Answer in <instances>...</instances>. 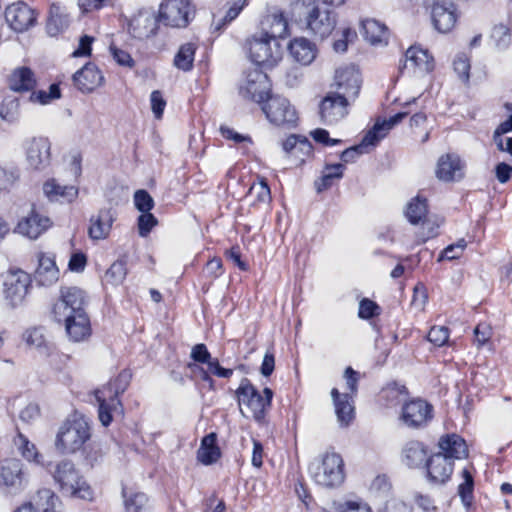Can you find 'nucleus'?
I'll use <instances>...</instances> for the list:
<instances>
[{
  "instance_id": "nucleus-22",
  "label": "nucleus",
  "mask_w": 512,
  "mask_h": 512,
  "mask_svg": "<svg viewBox=\"0 0 512 512\" xmlns=\"http://www.w3.org/2000/svg\"><path fill=\"white\" fill-rule=\"evenodd\" d=\"M104 76L98 67L93 63H87L73 75L74 85L82 93H90L99 87Z\"/></svg>"
},
{
  "instance_id": "nucleus-54",
  "label": "nucleus",
  "mask_w": 512,
  "mask_h": 512,
  "mask_svg": "<svg viewBox=\"0 0 512 512\" xmlns=\"http://www.w3.org/2000/svg\"><path fill=\"white\" fill-rule=\"evenodd\" d=\"M138 232L141 237L149 235L151 230L158 224L157 218L149 212H142L138 217Z\"/></svg>"
},
{
  "instance_id": "nucleus-58",
  "label": "nucleus",
  "mask_w": 512,
  "mask_h": 512,
  "mask_svg": "<svg viewBox=\"0 0 512 512\" xmlns=\"http://www.w3.org/2000/svg\"><path fill=\"white\" fill-rule=\"evenodd\" d=\"M380 307L372 300L364 298L359 303L358 316L362 319H369L379 314Z\"/></svg>"
},
{
  "instance_id": "nucleus-64",
  "label": "nucleus",
  "mask_w": 512,
  "mask_h": 512,
  "mask_svg": "<svg viewBox=\"0 0 512 512\" xmlns=\"http://www.w3.org/2000/svg\"><path fill=\"white\" fill-rule=\"evenodd\" d=\"M110 51L114 60L119 65L127 67H132L134 65V60L128 52L121 50L113 45L110 46Z\"/></svg>"
},
{
  "instance_id": "nucleus-11",
  "label": "nucleus",
  "mask_w": 512,
  "mask_h": 512,
  "mask_svg": "<svg viewBox=\"0 0 512 512\" xmlns=\"http://www.w3.org/2000/svg\"><path fill=\"white\" fill-rule=\"evenodd\" d=\"M191 6L188 0H165L159 9V21L166 26L186 27L190 21Z\"/></svg>"
},
{
  "instance_id": "nucleus-20",
  "label": "nucleus",
  "mask_w": 512,
  "mask_h": 512,
  "mask_svg": "<svg viewBox=\"0 0 512 512\" xmlns=\"http://www.w3.org/2000/svg\"><path fill=\"white\" fill-rule=\"evenodd\" d=\"M431 19L437 31L440 33L450 32L458 20L456 6L452 2L439 1L431 9Z\"/></svg>"
},
{
  "instance_id": "nucleus-60",
  "label": "nucleus",
  "mask_w": 512,
  "mask_h": 512,
  "mask_svg": "<svg viewBox=\"0 0 512 512\" xmlns=\"http://www.w3.org/2000/svg\"><path fill=\"white\" fill-rule=\"evenodd\" d=\"M23 340L29 347H41L44 344V336L39 328H31L24 332Z\"/></svg>"
},
{
  "instance_id": "nucleus-59",
  "label": "nucleus",
  "mask_w": 512,
  "mask_h": 512,
  "mask_svg": "<svg viewBox=\"0 0 512 512\" xmlns=\"http://www.w3.org/2000/svg\"><path fill=\"white\" fill-rule=\"evenodd\" d=\"M454 71L463 82L469 81L470 63L465 55L458 56L453 63Z\"/></svg>"
},
{
  "instance_id": "nucleus-49",
  "label": "nucleus",
  "mask_w": 512,
  "mask_h": 512,
  "mask_svg": "<svg viewBox=\"0 0 512 512\" xmlns=\"http://www.w3.org/2000/svg\"><path fill=\"white\" fill-rule=\"evenodd\" d=\"M61 97V91L58 84L53 83L49 86V91L45 90H38L33 91L30 96L29 100L32 103H38L41 105H46L52 102L53 100L59 99Z\"/></svg>"
},
{
  "instance_id": "nucleus-4",
  "label": "nucleus",
  "mask_w": 512,
  "mask_h": 512,
  "mask_svg": "<svg viewBox=\"0 0 512 512\" xmlns=\"http://www.w3.org/2000/svg\"><path fill=\"white\" fill-rule=\"evenodd\" d=\"M51 473L62 493L85 500L92 499L90 486L70 460H62L55 464Z\"/></svg>"
},
{
  "instance_id": "nucleus-61",
  "label": "nucleus",
  "mask_w": 512,
  "mask_h": 512,
  "mask_svg": "<svg viewBox=\"0 0 512 512\" xmlns=\"http://www.w3.org/2000/svg\"><path fill=\"white\" fill-rule=\"evenodd\" d=\"M190 357L193 359L194 363L198 364H206L211 358V354L208 351L205 344H196L193 346L191 350Z\"/></svg>"
},
{
  "instance_id": "nucleus-19",
  "label": "nucleus",
  "mask_w": 512,
  "mask_h": 512,
  "mask_svg": "<svg viewBox=\"0 0 512 512\" xmlns=\"http://www.w3.org/2000/svg\"><path fill=\"white\" fill-rule=\"evenodd\" d=\"M54 320L65 324L66 333L73 342L85 341L91 335V323L87 312L56 317Z\"/></svg>"
},
{
  "instance_id": "nucleus-57",
  "label": "nucleus",
  "mask_w": 512,
  "mask_h": 512,
  "mask_svg": "<svg viewBox=\"0 0 512 512\" xmlns=\"http://www.w3.org/2000/svg\"><path fill=\"white\" fill-rule=\"evenodd\" d=\"M151 109L156 119H161L166 107V100L159 90L152 91L150 95Z\"/></svg>"
},
{
  "instance_id": "nucleus-17",
  "label": "nucleus",
  "mask_w": 512,
  "mask_h": 512,
  "mask_svg": "<svg viewBox=\"0 0 512 512\" xmlns=\"http://www.w3.org/2000/svg\"><path fill=\"white\" fill-rule=\"evenodd\" d=\"M25 155L29 168L43 170L49 166L51 160V144L47 138H32L25 142Z\"/></svg>"
},
{
  "instance_id": "nucleus-42",
  "label": "nucleus",
  "mask_w": 512,
  "mask_h": 512,
  "mask_svg": "<svg viewBox=\"0 0 512 512\" xmlns=\"http://www.w3.org/2000/svg\"><path fill=\"white\" fill-rule=\"evenodd\" d=\"M427 213V200L419 195L409 202L406 210L408 221L414 225L422 223L426 219Z\"/></svg>"
},
{
  "instance_id": "nucleus-46",
  "label": "nucleus",
  "mask_w": 512,
  "mask_h": 512,
  "mask_svg": "<svg viewBox=\"0 0 512 512\" xmlns=\"http://www.w3.org/2000/svg\"><path fill=\"white\" fill-rule=\"evenodd\" d=\"M122 495L124 498V506L126 512H145L148 502L146 494L142 492H135L127 494L126 490L123 489Z\"/></svg>"
},
{
  "instance_id": "nucleus-5",
  "label": "nucleus",
  "mask_w": 512,
  "mask_h": 512,
  "mask_svg": "<svg viewBox=\"0 0 512 512\" xmlns=\"http://www.w3.org/2000/svg\"><path fill=\"white\" fill-rule=\"evenodd\" d=\"M236 396L239 405H245L257 423L261 424L265 421L273 398V391L270 388H264L262 395L249 379L243 378L236 390Z\"/></svg>"
},
{
  "instance_id": "nucleus-32",
  "label": "nucleus",
  "mask_w": 512,
  "mask_h": 512,
  "mask_svg": "<svg viewBox=\"0 0 512 512\" xmlns=\"http://www.w3.org/2000/svg\"><path fill=\"white\" fill-rule=\"evenodd\" d=\"M221 457L220 448L217 445V435L212 432L201 440L200 448L197 451V459L204 465H212Z\"/></svg>"
},
{
  "instance_id": "nucleus-9",
  "label": "nucleus",
  "mask_w": 512,
  "mask_h": 512,
  "mask_svg": "<svg viewBox=\"0 0 512 512\" xmlns=\"http://www.w3.org/2000/svg\"><path fill=\"white\" fill-rule=\"evenodd\" d=\"M31 277L23 270H9L3 275L2 292L12 308L21 305L31 286Z\"/></svg>"
},
{
  "instance_id": "nucleus-50",
  "label": "nucleus",
  "mask_w": 512,
  "mask_h": 512,
  "mask_svg": "<svg viewBox=\"0 0 512 512\" xmlns=\"http://www.w3.org/2000/svg\"><path fill=\"white\" fill-rule=\"evenodd\" d=\"M21 455L28 461L40 463L41 455L38 453L36 446L31 443L24 435L19 434L15 440Z\"/></svg>"
},
{
  "instance_id": "nucleus-26",
  "label": "nucleus",
  "mask_w": 512,
  "mask_h": 512,
  "mask_svg": "<svg viewBox=\"0 0 512 512\" xmlns=\"http://www.w3.org/2000/svg\"><path fill=\"white\" fill-rule=\"evenodd\" d=\"M71 17L66 8L60 4L53 3L49 8L46 22V30L50 36H57L68 29Z\"/></svg>"
},
{
  "instance_id": "nucleus-53",
  "label": "nucleus",
  "mask_w": 512,
  "mask_h": 512,
  "mask_svg": "<svg viewBox=\"0 0 512 512\" xmlns=\"http://www.w3.org/2000/svg\"><path fill=\"white\" fill-rule=\"evenodd\" d=\"M376 143H370L365 141V136L363 137L360 144L350 147L348 149H345L341 155L340 158L343 162L349 163L355 161V159L360 156L363 153H366V148L368 146H375Z\"/></svg>"
},
{
  "instance_id": "nucleus-30",
  "label": "nucleus",
  "mask_w": 512,
  "mask_h": 512,
  "mask_svg": "<svg viewBox=\"0 0 512 512\" xmlns=\"http://www.w3.org/2000/svg\"><path fill=\"white\" fill-rule=\"evenodd\" d=\"M114 221L113 214L110 209L99 210L96 216L90 219L88 234L93 240L105 239L111 230Z\"/></svg>"
},
{
  "instance_id": "nucleus-33",
  "label": "nucleus",
  "mask_w": 512,
  "mask_h": 512,
  "mask_svg": "<svg viewBox=\"0 0 512 512\" xmlns=\"http://www.w3.org/2000/svg\"><path fill=\"white\" fill-rule=\"evenodd\" d=\"M407 115L408 112H399L391 116L388 120H384L383 122H376L372 129H370L365 135V141L377 144L387 135L390 129L400 123L405 117H407Z\"/></svg>"
},
{
  "instance_id": "nucleus-10",
  "label": "nucleus",
  "mask_w": 512,
  "mask_h": 512,
  "mask_svg": "<svg viewBox=\"0 0 512 512\" xmlns=\"http://www.w3.org/2000/svg\"><path fill=\"white\" fill-rule=\"evenodd\" d=\"M86 296L83 290L77 287L61 289V296L52 309L53 317L70 316L86 312Z\"/></svg>"
},
{
  "instance_id": "nucleus-24",
  "label": "nucleus",
  "mask_w": 512,
  "mask_h": 512,
  "mask_svg": "<svg viewBox=\"0 0 512 512\" xmlns=\"http://www.w3.org/2000/svg\"><path fill=\"white\" fill-rule=\"evenodd\" d=\"M50 226V219L33 209L28 216L19 221L16 229L30 239H37Z\"/></svg>"
},
{
  "instance_id": "nucleus-14",
  "label": "nucleus",
  "mask_w": 512,
  "mask_h": 512,
  "mask_svg": "<svg viewBox=\"0 0 512 512\" xmlns=\"http://www.w3.org/2000/svg\"><path fill=\"white\" fill-rule=\"evenodd\" d=\"M433 418V406L422 399H414L402 407L401 419L409 428L425 427Z\"/></svg>"
},
{
  "instance_id": "nucleus-21",
  "label": "nucleus",
  "mask_w": 512,
  "mask_h": 512,
  "mask_svg": "<svg viewBox=\"0 0 512 512\" xmlns=\"http://www.w3.org/2000/svg\"><path fill=\"white\" fill-rule=\"evenodd\" d=\"M427 477L431 483H446L454 469V462L442 453H435L426 460Z\"/></svg>"
},
{
  "instance_id": "nucleus-31",
  "label": "nucleus",
  "mask_w": 512,
  "mask_h": 512,
  "mask_svg": "<svg viewBox=\"0 0 512 512\" xmlns=\"http://www.w3.org/2000/svg\"><path fill=\"white\" fill-rule=\"evenodd\" d=\"M261 25V32L266 33L267 36L276 41L287 36L288 22L282 13L267 15Z\"/></svg>"
},
{
  "instance_id": "nucleus-35",
  "label": "nucleus",
  "mask_w": 512,
  "mask_h": 512,
  "mask_svg": "<svg viewBox=\"0 0 512 512\" xmlns=\"http://www.w3.org/2000/svg\"><path fill=\"white\" fill-rule=\"evenodd\" d=\"M59 270L55 262L49 257H42L39 260L38 268L35 271V281L41 286H50L58 281Z\"/></svg>"
},
{
  "instance_id": "nucleus-39",
  "label": "nucleus",
  "mask_w": 512,
  "mask_h": 512,
  "mask_svg": "<svg viewBox=\"0 0 512 512\" xmlns=\"http://www.w3.org/2000/svg\"><path fill=\"white\" fill-rule=\"evenodd\" d=\"M405 67L410 63L412 68H419L422 71H430L433 69V58L427 50L418 47H410L405 53Z\"/></svg>"
},
{
  "instance_id": "nucleus-38",
  "label": "nucleus",
  "mask_w": 512,
  "mask_h": 512,
  "mask_svg": "<svg viewBox=\"0 0 512 512\" xmlns=\"http://www.w3.org/2000/svg\"><path fill=\"white\" fill-rule=\"evenodd\" d=\"M460 159L456 155L446 154L439 158L436 176L442 181H453L460 171Z\"/></svg>"
},
{
  "instance_id": "nucleus-16",
  "label": "nucleus",
  "mask_w": 512,
  "mask_h": 512,
  "mask_svg": "<svg viewBox=\"0 0 512 512\" xmlns=\"http://www.w3.org/2000/svg\"><path fill=\"white\" fill-rule=\"evenodd\" d=\"M351 104L345 97L335 92L328 93L320 103L319 113L323 123L332 125L344 119Z\"/></svg>"
},
{
  "instance_id": "nucleus-6",
  "label": "nucleus",
  "mask_w": 512,
  "mask_h": 512,
  "mask_svg": "<svg viewBox=\"0 0 512 512\" xmlns=\"http://www.w3.org/2000/svg\"><path fill=\"white\" fill-rule=\"evenodd\" d=\"M309 473L316 484L333 488L344 480V463L337 453H326L321 460L312 462Z\"/></svg>"
},
{
  "instance_id": "nucleus-3",
  "label": "nucleus",
  "mask_w": 512,
  "mask_h": 512,
  "mask_svg": "<svg viewBox=\"0 0 512 512\" xmlns=\"http://www.w3.org/2000/svg\"><path fill=\"white\" fill-rule=\"evenodd\" d=\"M90 436L88 420L82 415L74 414L59 429L55 445L62 453H75L83 447Z\"/></svg>"
},
{
  "instance_id": "nucleus-34",
  "label": "nucleus",
  "mask_w": 512,
  "mask_h": 512,
  "mask_svg": "<svg viewBox=\"0 0 512 512\" xmlns=\"http://www.w3.org/2000/svg\"><path fill=\"white\" fill-rule=\"evenodd\" d=\"M36 86L34 73L28 67H20L13 71L9 78V87L16 92L31 91Z\"/></svg>"
},
{
  "instance_id": "nucleus-7",
  "label": "nucleus",
  "mask_w": 512,
  "mask_h": 512,
  "mask_svg": "<svg viewBox=\"0 0 512 512\" xmlns=\"http://www.w3.org/2000/svg\"><path fill=\"white\" fill-rule=\"evenodd\" d=\"M314 1L315 0H298V4L308 9L306 12L307 28L314 35L323 39L328 37L335 29L337 23L336 14L327 7H320L319 5L309 8Z\"/></svg>"
},
{
  "instance_id": "nucleus-40",
  "label": "nucleus",
  "mask_w": 512,
  "mask_h": 512,
  "mask_svg": "<svg viewBox=\"0 0 512 512\" xmlns=\"http://www.w3.org/2000/svg\"><path fill=\"white\" fill-rule=\"evenodd\" d=\"M364 38L371 44H381L387 42L388 31L385 25L374 19H368L362 22Z\"/></svg>"
},
{
  "instance_id": "nucleus-52",
  "label": "nucleus",
  "mask_w": 512,
  "mask_h": 512,
  "mask_svg": "<svg viewBox=\"0 0 512 512\" xmlns=\"http://www.w3.org/2000/svg\"><path fill=\"white\" fill-rule=\"evenodd\" d=\"M357 38V33L355 30L351 28H344L341 32L339 38H337L333 43V49L335 52H346L348 49L349 43H353Z\"/></svg>"
},
{
  "instance_id": "nucleus-1",
  "label": "nucleus",
  "mask_w": 512,
  "mask_h": 512,
  "mask_svg": "<svg viewBox=\"0 0 512 512\" xmlns=\"http://www.w3.org/2000/svg\"><path fill=\"white\" fill-rule=\"evenodd\" d=\"M132 374L129 370H122L118 376L110 380L102 388L95 391L98 402L99 420L103 426H109L112 422V413L122 407L119 396L128 388Z\"/></svg>"
},
{
  "instance_id": "nucleus-8",
  "label": "nucleus",
  "mask_w": 512,
  "mask_h": 512,
  "mask_svg": "<svg viewBox=\"0 0 512 512\" xmlns=\"http://www.w3.org/2000/svg\"><path fill=\"white\" fill-rule=\"evenodd\" d=\"M262 110L270 123L275 126L292 128L297 124L298 114L290 101L279 95H271L266 99Z\"/></svg>"
},
{
  "instance_id": "nucleus-13",
  "label": "nucleus",
  "mask_w": 512,
  "mask_h": 512,
  "mask_svg": "<svg viewBox=\"0 0 512 512\" xmlns=\"http://www.w3.org/2000/svg\"><path fill=\"white\" fill-rule=\"evenodd\" d=\"M269 91L268 76L258 69L248 71L244 83L240 86L241 96L257 103L264 102L270 96Z\"/></svg>"
},
{
  "instance_id": "nucleus-63",
  "label": "nucleus",
  "mask_w": 512,
  "mask_h": 512,
  "mask_svg": "<svg viewBox=\"0 0 512 512\" xmlns=\"http://www.w3.org/2000/svg\"><path fill=\"white\" fill-rule=\"evenodd\" d=\"M311 136L316 142L321 143L325 146H334V145H338L342 142V140H340V139L330 138L329 132L327 130L321 129V128H318V129H315L314 131H312Z\"/></svg>"
},
{
  "instance_id": "nucleus-12",
  "label": "nucleus",
  "mask_w": 512,
  "mask_h": 512,
  "mask_svg": "<svg viewBox=\"0 0 512 512\" xmlns=\"http://www.w3.org/2000/svg\"><path fill=\"white\" fill-rule=\"evenodd\" d=\"M27 483V473L18 459H6L0 463V487L9 493L21 491Z\"/></svg>"
},
{
  "instance_id": "nucleus-36",
  "label": "nucleus",
  "mask_w": 512,
  "mask_h": 512,
  "mask_svg": "<svg viewBox=\"0 0 512 512\" xmlns=\"http://www.w3.org/2000/svg\"><path fill=\"white\" fill-rule=\"evenodd\" d=\"M345 166L341 163L326 164L322 175L315 181V188L318 193L331 188L336 181L342 179L344 175Z\"/></svg>"
},
{
  "instance_id": "nucleus-41",
  "label": "nucleus",
  "mask_w": 512,
  "mask_h": 512,
  "mask_svg": "<svg viewBox=\"0 0 512 512\" xmlns=\"http://www.w3.org/2000/svg\"><path fill=\"white\" fill-rule=\"evenodd\" d=\"M195 52L196 46L193 43L181 45L174 57V66L184 72L191 71L193 69Z\"/></svg>"
},
{
  "instance_id": "nucleus-47",
  "label": "nucleus",
  "mask_w": 512,
  "mask_h": 512,
  "mask_svg": "<svg viewBox=\"0 0 512 512\" xmlns=\"http://www.w3.org/2000/svg\"><path fill=\"white\" fill-rule=\"evenodd\" d=\"M461 475L463 481L458 486V494L465 505H470L473 499L474 478L468 468H464Z\"/></svg>"
},
{
  "instance_id": "nucleus-18",
  "label": "nucleus",
  "mask_w": 512,
  "mask_h": 512,
  "mask_svg": "<svg viewBox=\"0 0 512 512\" xmlns=\"http://www.w3.org/2000/svg\"><path fill=\"white\" fill-rule=\"evenodd\" d=\"M335 82L337 88L335 93L353 103L358 97L361 88L359 71L354 66L341 68L336 71Z\"/></svg>"
},
{
  "instance_id": "nucleus-15",
  "label": "nucleus",
  "mask_w": 512,
  "mask_h": 512,
  "mask_svg": "<svg viewBox=\"0 0 512 512\" xmlns=\"http://www.w3.org/2000/svg\"><path fill=\"white\" fill-rule=\"evenodd\" d=\"M5 21L12 30L21 33L36 24L37 13L25 2L19 1L6 8Z\"/></svg>"
},
{
  "instance_id": "nucleus-23",
  "label": "nucleus",
  "mask_w": 512,
  "mask_h": 512,
  "mask_svg": "<svg viewBox=\"0 0 512 512\" xmlns=\"http://www.w3.org/2000/svg\"><path fill=\"white\" fill-rule=\"evenodd\" d=\"M438 447L445 457L452 460L465 459L468 457L469 450L466 441L458 434L451 433L440 437Z\"/></svg>"
},
{
  "instance_id": "nucleus-25",
  "label": "nucleus",
  "mask_w": 512,
  "mask_h": 512,
  "mask_svg": "<svg viewBox=\"0 0 512 512\" xmlns=\"http://www.w3.org/2000/svg\"><path fill=\"white\" fill-rule=\"evenodd\" d=\"M159 17L149 13H140L133 17L129 24V32L134 38L146 39L156 34Z\"/></svg>"
},
{
  "instance_id": "nucleus-28",
  "label": "nucleus",
  "mask_w": 512,
  "mask_h": 512,
  "mask_svg": "<svg viewBox=\"0 0 512 512\" xmlns=\"http://www.w3.org/2000/svg\"><path fill=\"white\" fill-rule=\"evenodd\" d=\"M288 50L292 58L302 65H309L317 54L316 45L303 37L291 40Z\"/></svg>"
},
{
  "instance_id": "nucleus-29",
  "label": "nucleus",
  "mask_w": 512,
  "mask_h": 512,
  "mask_svg": "<svg viewBox=\"0 0 512 512\" xmlns=\"http://www.w3.org/2000/svg\"><path fill=\"white\" fill-rule=\"evenodd\" d=\"M43 191L50 201L71 203L78 196V189L73 185H61L55 179L43 184Z\"/></svg>"
},
{
  "instance_id": "nucleus-45",
  "label": "nucleus",
  "mask_w": 512,
  "mask_h": 512,
  "mask_svg": "<svg viewBox=\"0 0 512 512\" xmlns=\"http://www.w3.org/2000/svg\"><path fill=\"white\" fill-rule=\"evenodd\" d=\"M20 103L17 97L7 96L0 106V117L8 123H14L20 115Z\"/></svg>"
},
{
  "instance_id": "nucleus-56",
  "label": "nucleus",
  "mask_w": 512,
  "mask_h": 512,
  "mask_svg": "<svg viewBox=\"0 0 512 512\" xmlns=\"http://www.w3.org/2000/svg\"><path fill=\"white\" fill-rule=\"evenodd\" d=\"M134 204L140 212H149L154 207V200L146 190H138L134 194Z\"/></svg>"
},
{
  "instance_id": "nucleus-55",
  "label": "nucleus",
  "mask_w": 512,
  "mask_h": 512,
  "mask_svg": "<svg viewBox=\"0 0 512 512\" xmlns=\"http://www.w3.org/2000/svg\"><path fill=\"white\" fill-rule=\"evenodd\" d=\"M427 338L435 346L441 347L448 342L449 329L445 326H434L430 329Z\"/></svg>"
},
{
  "instance_id": "nucleus-27",
  "label": "nucleus",
  "mask_w": 512,
  "mask_h": 512,
  "mask_svg": "<svg viewBox=\"0 0 512 512\" xmlns=\"http://www.w3.org/2000/svg\"><path fill=\"white\" fill-rule=\"evenodd\" d=\"M331 396L339 424L344 427L349 426L354 419L352 396L349 393L340 394L336 388L332 389Z\"/></svg>"
},
{
  "instance_id": "nucleus-37",
  "label": "nucleus",
  "mask_w": 512,
  "mask_h": 512,
  "mask_svg": "<svg viewBox=\"0 0 512 512\" xmlns=\"http://www.w3.org/2000/svg\"><path fill=\"white\" fill-rule=\"evenodd\" d=\"M402 456L407 466L416 468L426 461L427 450L423 443L413 440L404 446Z\"/></svg>"
},
{
  "instance_id": "nucleus-62",
  "label": "nucleus",
  "mask_w": 512,
  "mask_h": 512,
  "mask_svg": "<svg viewBox=\"0 0 512 512\" xmlns=\"http://www.w3.org/2000/svg\"><path fill=\"white\" fill-rule=\"evenodd\" d=\"M220 133L225 139L232 140L235 143H242V142H246L248 144L253 143V141L249 135H242L227 126H221Z\"/></svg>"
},
{
  "instance_id": "nucleus-43",
  "label": "nucleus",
  "mask_w": 512,
  "mask_h": 512,
  "mask_svg": "<svg viewBox=\"0 0 512 512\" xmlns=\"http://www.w3.org/2000/svg\"><path fill=\"white\" fill-rule=\"evenodd\" d=\"M127 275L126 262L124 260H116L106 270L102 277V283L105 285L118 286L123 283Z\"/></svg>"
},
{
  "instance_id": "nucleus-51",
  "label": "nucleus",
  "mask_w": 512,
  "mask_h": 512,
  "mask_svg": "<svg viewBox=\"0 0 512 512\" xmlns=\"http://www.w3.org/2000/svg\"><path fill=\"white\" fill-rule=\"evenodd\" d=\"M491 37L500 50L507 49L511 44L510 29L503 24L496 25L493 28Z\"/></svg>"
},
{
  "instance_id": "nucleus-48",
  "label": "nucleus",
  "mask_w": 512,
  "mask_h": 512,
  "mask_svg": "<svg viewBox=\"0 0 512 512\" xmlns=\"http://www.w3.org/2000/svg\"><path fill=\"white\" fill-rule=\"evenodd\" d=\"M246 0H236L227 10L225 16L221 19L213 21V28L215 31H221L225 26L235 20L243 8L246 6Z\"/></svg>"
},
{
  "instance_id": "nucleus-44",
  "label": "nucleus",
  "mask_w": 512,
  "mask_h": 512,
  "mask_svg": "<svg viewBox=\"0 0 512 512\" xmlns=\"http://www.w3.org/2000/svg\"><path fill=\"white\" fill-rule=\"evenodd\" d=\"M35 512H47V508L60 507L61 503L57 495L50 489H41L37 492L32 503Z\"/></svg>"
},
{
  "instance_id": "nucleus-2",
  "label": "nucleus",
  "mask_w": 512,
  "mask_h": 512,
  "mask_svg": "<svg viewBox=\"0 0 512 512\" xmlns=\"http://www.w3.org/2000/svg\"><path fill=\"white\" fill-rule=\"evenodd\" d=\"M245 48L249 59L255 65L265 69L275 67L283 56L280 41L270 38L261 31L246 40Z\"/></svg>"
}]
</instances>
